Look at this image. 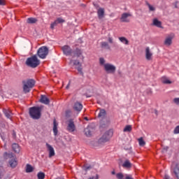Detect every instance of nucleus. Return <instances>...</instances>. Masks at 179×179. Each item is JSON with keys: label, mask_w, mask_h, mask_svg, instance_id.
<instances>
[{"label": "nucleus", "mask_w": 179, "mask_h": 179, "mask_svg": "<svg viewBox=\"0 0 179 179\" xmlns=\"http://www.w3.org/2000/svg\"><path fill=\"white\" fill-rule=\"evenodd\" d=\"M83 50L79 48H76L75 50H73V57H77V58L81 57L82 61L85 59V57H83Z\"/></svg>", "instance_id": "8"}, {"label": "nucleus", "mask_w": 179, "mask_h": 179, "mask_svg": "<svg viewBox=\"0 0 179 179\" xmlns=\"http://www.w3.org/2000/svg\"><path fill=\"white\" fill-rule=\"evenodd\" d=\"M103 69L106 72V73H110L113 75L115 73V71H117V67L110 63H106L103 64Z\"/></svg>", "instance_id": "7"}, {"label": "nucleus", "mask_w": 179, "mask_h": 179, "mask_svg": "<svg viewBox=\"0 0 179 179\" xmlns=\"http://www.w3.org/2000/svg\"><path fill=\"white\" fill-rule=\"evenodd\" d=\"M3 157L4 159H11L9 161V164L12 169H15L17 166V161H16V157L13 155V153H8V152H4L3 153Z\"/></svg>", "instance_id": "4"}, {"label": "nucleus", "mask_w": 179, "mask_h": 179, "mask_svg": "<svg viewBox=\"0 0 179 179\" xmlns=\"http://www.w3.org/2000/svg\"><path fill=\"white\" fill-rule=\"evenodd\" d=\"M3 113H4V115H6V117L7 118H12V112L10 111V110H8V109H3Z\"/></svg>", "instance_id": "23"}, {"label": "nucleus", "mask_w": 179, "mask_h": 179, "mask_svg": "<svg viewBox=\"0 0 179 179\" xmlns=\"http://www.w3.org/2000/svg\"><path fill=\"white\" fill-rule=\"evenodd\" d=\"M122 167L124 169H131L132 164L131 163V162L129 161V159H126L124 162L122 164Z\"/></svg>", "instance_id": "20"}, {"label": "nucleus", "mask_w": 179, "mask_h": 179, "mask_svg": "<svg viewBox=\"0 0 179 179\" xmlns=\"http://www.w3.org/2000/svg\"><path fill=\"white\" fill-rule=\"evenodd\" d=\"M84 132L86 136H90L92 135V130H90V127L85 128Z\"/></svg>", "instance_id": "32"}, {"label": "nucleus", "mask_w": 179, "mask_h": 179, "mask_svg": "<svg viewBox=\"0 0 179 179\" xmlns=\"http://www.w3.org/2000/svg\"><path fill=\"white\" fill-rule=\"evenodd\" d=\"M0 178H1V174H0Z\"/></svg>", "instance_id": "56"}, {"label": "nucleus", "mask_w": 179, "mask_h": 179, "mask_svg": "<svg viewBox=\"0 0 179 179\" xmlns=\"http://www.w3.org/2000/svg\"><path fill=\"white\" fill-rule=\"evenodd\" d=\"M73 108L75 111L79 113L82 111V109L83 108V105H82L80 102L77 101L74 103Z\"/></svg>", "instance_id": "14"}, {"label": "nucleus", "mask_w": 179, "mask_h": 179, "mask_svg": "<svg viewBox=\"0 0 179 179\" xmlns=\"http://www.w3.org/2000/svg\"><path fill=\"white\" fill-rule=\"evenodd\" d=\"M84 120H85V121H89V118H87V117H84Z\"/></svg>", "instance_id": "50"}, {"label": "nucleus", "mask_w": 179, "mask_h": 179, "mask_svg": "<svg viewBox=\"0 0 179 179\" xmlns=\"http://www.w3.org/2000/svg\"><path fill=\"white\" fill-rule=\"evenodd\" d=\"M138 141L140 146H145V145H146V143L143 140V138L141 137L140 138L138 139Z\"/></svg>", "instance_id": "34"}, {"label": "nucleus", "mask_w": 179, "mask_h": 179, "mask_svg": "<svg viewBox=\"0 0 179 179\" xmlns=\"http://www.w3.org/2000/svg\"><path fill=\"white\" fill-rule=\"evenodd\" d=\"M66 89H69V84L66 87Z\"/></svg>", "instance_id": "52"}, {"label": "nucleus", "mask_w": 179, "mask_h": 179, "mask_svg": "<svg viewBox=\"0 0 179 179\" xmlns=\"http://www.w3.org/2000/svg\"><path fill=\"white\" fill-rule=\"evenodd\" d=\"M174 38V35H171L166 38L164 41V45H170L171 44H173V39Z\"/></svg>", "instance_id": "16"}, {"label": "nucleus", "mask_w": 179, "mask_h": 179, "mask_svg": "<svg viewBox=\"0 0 179 179\" xmlns=\"http://www.w3.org/2000/svg\"><path fill=\"white\" fill-rule=\"evenodd\" d=\"M84 169H85V171H87V170H90L92 169V166L85 164L84 165Z\"/></svg>", "instance_id": "39"}, {"label": "nucleus", "mask_w": 179, "mask_h": 179, "mask_svg": "<svg viewBox=\"0 0 179 179\" xmlns=\"http://www.w3.org/2000/svg\"><path fill=\"white\" fill-rule=\"evenodd\" d=\"M129 16H131L129 13H124L120 18L121 22L129 23V20H128Z\"/></svg>", "instance_id": "15"}, {"label": "nucleus", "mask_w": 179, "mask_h": 179, "mask_svg": "<svg viewBox=\"0 0 179 179\" xmlns=\"http://www.w3.org/2000/svg\"><path fill=\"white\" fill-rule=\"evenodd\" d=\"M112 174L114 176L115 174V171H112Z\"/></svg>", "instance_id": "53"}, {"label": "nucleus", "mask_w": 179, "mask_h": 179, "mask_svg": "<svg viewBox=\"0 0 179 179\" xmlns=\"http://www.w3.org/2000/svg\"><path fill=\"white\" fill-rule=\"evenodd\" d=\"M101 48H106V50H111L110 45H108V43L107 42H101Z\"/></svg>", "instance_id": "29"}, {"label": "nucleus", "mask_w": 179, "mask_h": 179, "mask_svg": "<svg viewBox=\"0 0 179 179\" xmlns=\"http://www.w3.org/2000/svg\"><path fill=\"white\" fill-rule=\"evenodd\" d=\"M153 25L156 26L157 27H162V22L159 21L157 18H155L153 20Z\"/></svg>", "instance_id": "27"}, {"label": "nucleus", "mask_w": 179, "mask_h": 179, "mask_svg": "<svg viewBox=\"0 0 179 179\" xmlns=\"http://www.w3.org/2000/svg\"><path fill=\"white\" fill-rule=\"evenodd\" d=\"M45 145L49 152V157H54V156H55V151L54 150V148H52L51 145L48 144V143H46Z\"/></svg>", "instance_id": "13"}, {"label": "nucleus", "mask_w": 179, "mask_h": 179, "mask_svg": "<svg viewBox=\"0 0 179 179\" xmlns=\"http://www.w3.org/2000/svg\"><path fill=\"white\" fill-rule=\"evenodd\" d=\"M116 178L117 179H124V174L122 173H118L116 174Z\"/></svg>", "instance_id": "38"}, {"label": "nucleus", "mask_w": 179, "mask_h": 179, "mask_svg": "<svg viewBox=\"0 0 179 179\" xmlns=\"http://www.w3.org/2000/svg\"><path fill=\"white\" fill-rule=\"evenodd\" d=\"M107 115V112H106V110L101 109L100 112L98 115L99 118H104Z\"/></svg>", "instance_id": "25"}, {"label": "nucleus", "mask_w": 179, "mask_h": 179, "mask_svg": "<svg viewBox=\"0 0 179 179\" xmlns=\"http://www.w3.org/2000/svg\"><path fill=\"white\" fill-rule=\"evenodd\" d=\"M108 43H110V44H113V43H114L113 41V38L111 37H108Z\"/></svg>", "instance_id": "43"}, {"label": "nucleus", "mask_w": 179, "mask_h": 179, "mask_svg": "<svg viewBox=\"0 0 179 179\" xmlns=\"http://www.w3.org/2000/svg\"><path fill=\"white\" fill-rule=\"evenodd\" d=\"M27 66L29 68H37L40 65V60L37 58V55H34L27 59L25 62Z\"/></svg>", "instance_id": "3"}, {"label": "nucleus", "mask_w": 179, "mask_h": 179, "mask_svg": "<svg viewBox=\"0 0 179 179\" xmlns=\"http://www.w3.org/2000/svg\"><path fill=\"white\" fill-rule=\"evenodd\" d=\"M62 50L63 51V54L66 56H71L73 54L72 48H71V46L68 45H65L62 47Z\"/></svg>", "instance_id": "10"}, {"label": "nucleus", "mask_w": 179, "mask_h": 179, "mask_svg": "<svg viewBox=\"0 0 179 179\" xmlns=\"http://www.w3.org/2000/svg\"><path fill=\"white\" fill-rule=\"evenodd\" d=\"M173 173L176 176V178L179 179V164H176L173 169Z\"/></svg>", "instance_id": "24"}, {"label": "nucleus", "mask_w": 179, "mask_h": 179, "mask_svg": "<svg viewBox=\"0 0 179 179\" xmlns=\"http://www.w3.org/2000/svg\"><path fill=\"white\" fill-rule=\"evenodd\" d=\"M119 40L120 41H121V43H123V44H125L126 45H128V44H129V41H128V39H127V38L124 36L119 37Z\"/></svg>", "instance_id": "28"}, {"label": "nucleus", "mask_w": 179, "mask_h": 179, "mask_svg": "<svg viewBox=\"0 0 179 179\" xmlns=\"http://www.w3.org/2000/svg\"><path fill=\"white\" fill-rule=\"evenodd\" d=\"M132 131V126L131 125H126L123 129L124 132H131Z\"/></svg>", "instance_id": "33"}, {"label": "nucleus", "mask_w": 179, "mask_h": 179, "mask_svg": "<svg viewBox=\"0 0 179 179\" xmlns=\"http://www.w3.org/2000/svg\"><path fill=\"white\" fill-rule=\"evenodd\" d=\"M93 5L96 9H99V8H100V6L97 3H93Z\"/></svg>", "instance_id": "44"}, {"label": "nucleus", "mask_w": 179, "mask_h": 179, "mask_svg": "<svg viewBox=\"0 0 179 179\" xmlns=\"http://www.w3.org/2000/svg\"><path fill=\"white\" fill-rule=\"evenodd\" d=\"M148 94H152V90H149L148 92Z\"/></svg>", "instance_id": "49"}, {"label": "nucleus", "mask_w": 179, "mask_h": 179, "mask_svg": "<svg viewBox=\"0 0 179 179\" xmlns=\"http://www.w3.org/2000/svg\"><path fill=\"white\" fill-rule=\"evenodd\" d=\"M29 115L33 120L41 118V107L34 106L29 108Z\"/></svg>", "instance_id": "2"}, {"label": "nucleus", "mask_w": 179, "mask_h": 179, "mask_svg": "<svg viewBox=\"0 0 179 179\" xmlns=\"http://www.w3.org/2000/svg\"><path fill=\"white\" fill-rule=\"evenodd\" d=\"M88 179H99V174H96V177L92 176V177H90V178H88Z\"/></svg>", "instance_id": "45"}, {"label": "nucleus", "mask_w": 179, "mask_h": 179, "mask_svg": "<svg viewBox=\"0 0 179 179\" xmlns=\"http://www.w3.org/2000/svg\"><path fill=\"white\" fill-rule=\"evenodd\" d=\"M113 130L107 131L99 140L98 143L99 145H103V143H106V142H108L110 141L111 136H113Z\"/></svg>", "instance_id": "5"}, {"label": "nucleus", "mask_w": 179, "mask_h": 179, "mask_svg": "<svg viewBox=\"0 0 179 179\" xmlns=\"http://www.w3.org/2000/svg\"><path fill=\"white\" fill-rule=\"evenodd\" d=\"M37 22H38V20L34 17H29L27 20V23H28L29 24H33L34 23H37Z\"/></svg>", "instance_id": "26"}, {"label": "nucleus", "mask_w": 179, "mask_h": 179, "mask_svg": "<svg viewBox=\"0 0 179 179\" xmlns=\"http://www.w3.org/2000/svg\"><path fill=\"white\" fill-rule=\"evenodd\" d=\"M34 169L33 168V166H31V165L30 164H27V169H26V172L27 173H33Z\"/></svg>", "instance_id": "31"}, {"label": "nucleus", "mask_w": 179, "mask_h": 179, "mask_svg": "<svg viewBox=\"0 0 179 179\" xmlns=\"http://www.w3.org/2000/svg\"><path fill=\"white\" fill-rule=\"evenodd\" d=\"M153 56V54L150 52V49L149 47H147L145 48V58L148 61H150L152 59V57Z\"/></svg>", "instance_id": "17"}, {"label": "nucleus", "mask_w": 179, "mask_h": 179, "mask_svg": "<svg viewBox=\"0 0 179 179\" xmlns=\"http://www.w3.org/2000/svg\"><path fill=\"white\" fill-rule=\"evenodd\" d=\"M146 5L148 6L149 10H150V12H155V10H156V8L153 6L150 5V3H146Z\"/></svg>", "instance_id": "36"}, {"label": "nucleus", "mask_w": 179, "mask_h": 179, "mask_svg": "<svg viewBox=\"0 0 179 179\" xmlns=\"http://www.w3.org/2000/svg\"><path fill=\"white\" fill-rule=\"evenodd\" d=\"M40 102L42 103L43 104L48 105L50 104V99L47 98L45 95H41Z\"/></svg>", "instance_id": "18"}, {"label": "nucleus", "mask_w": 179, "mask_h": 179, "mask_svg": "<svg viewBox=\"0 0 179 179\" xmlns=\"http://www.w3.org/2000/svg\"><path fill=\"white\" fill-rule=\"evenodd\" d=\"M13 136L14 138H16V133H15V131L13 133Z\"/></svg>", "instance_id": "48"}, {"label": "nucleus", "mask_w": 179, "mask_h": 179, "mask_svg": "<svg viewBox=\"0 0 179 179\" xmlns=\"http://www.w3.org/2000/svg\"><path fill=\"white\" fill-rule=\"evenodd\" d=\"M173 102H174L175 104H176L177 106H179V98H175V99H173Z\"/></svg>", "instance_id": "41"}, {"label": "nucleus", "mask_w": 179, "mask_h": 179, "mask_svg": "<svg viewBox=\"0 0 179 179\" xmlns=\"http://www.w3.org/2000/svg\"><path fill=\"white\" fill-rule=\"evenodd\" d=\"M12 149L15 153H20V147L17 143H13L12 145Z\"/></svg>", "instance_id": "22"}, {"label": "nucleus", "mask_w": 179, "mask_h": 179, "mask_svg": "<svg viewBox=\"0 0 179 179\" xmlns=\"http://www.w3.org/2000/svg\"><path fill=\"white\" fill-rule=\"evenodd\" d=\"M99 62H100L101 65H104V62H106V60H104V58H100Z\"/></svg>", "instance_id": "42"}, {"label": "nucleus", "mask_w": 179, "mask_h": 179, "mask_svg": "<svg viewBox=\"0 0 179 179\" xmlns=\"http://www.w3.org/2000/svg\"><path fill=\"white\" fill-rule=\"evenodd\" d=\"M24 93H29V92L34 87L36 80L34 79H27L22 81Z\"/></svg>", "instance_id": "1"}, {"label": "nucleus", "mask_w": 179, "mask_h": 179, "mask_svg": "<svg viewBox=\"0 0 179 179\" xmlns=\"http://www.w3.org/2000/svg\"><path fill=\"white\" fill-rule=\"evenodd\" d=\"M178 3V2H177V1L176 2L175 8H178V7L177 6V3Z\"/></svg>", "instance_id": "51"}, {"label": "nucleus", "mask_w": 179, "mask_h": 179, "mask_svg": "<svg viewBox=\"0 0 179 179\" xmlns=\"http://www.w3.org/2000/svg\"><path fill=\"white\" fill-rule=\"evenodd\" d=\"M38 179H44L45 178V173L43 172H39L37 174Z\"/></svg>", "instance_id": "35"}, {"label": "nucleus", "mask_w": 179, "mask_h": 179, "mask_svg": "<svg viewBox=\"0 0 179 179\" xmlns=\"http://www.w3.org/2000/svg\"><path fill=\"white\" fill-rule=\"evenodd\" d=\"M104 8H99L97 10V15H98V17L99 19H103V17H104Z\"/></svg>", "instance_id": "19"}, {"label": "nucleus", "mask_w": 179, "mask_h": 179, "mask_svg": "<svg viewBox=\"0 0 179 179\" xmlns=\"http://www.w3.org/2000/svg\"><path fill=\"white\" fill-rule=\"evenodd\" d=\"M75 129H76V126H75V122H73V119L69 120L67 131H69V132H75Z\"/></svg>", "instance_id": "9"}, {"label": "nucleus", "mask_w": 179, "mask_h": 179, "mask_svg": "<svg viewBox=\"0 0 179 179\" xmlns=\"http://www.w3.org/2000/svg\"><path fill=\"white\" fill-rule=\"evenodd\" d=\"M0 5H1V6L5 5V1H3V0H0Z\"/></svg>", "instance_id": "46"}, {"label": "nucleus", "mask_w": 179, "mask_h": 179, "mask_svg": "<svg viewBox=\"0 0 179 179\" xmlns=\"http://www.w3.org/2000/svg\"><path fill=\"white\" fill-rule=\"evenodd\" d=\"M173 134H179V125L174 129Z\"/></svg>", "instance_id": "40"}, {"label": "nucleus", "mask_w": 179, "mask_h": 179, "mask_svg": "<svg viewBox=\"0 0 179 179\" xmlns=\"http://www.w3.org/2000/svg\"><path fill=\"white\" fill-rule=\"evenodd\" d=\"M71 62H73V65L75 66H78L77 70L81 73V75H83V72L82 71V63H80V62H79L78 59L71 60Z\"/></svg>", "instance_id": "12"}, {"label": "nucleus", "mask_w": 179, "mask_h": 179, "mask_svg": "<svg viewBox=\"0 0 179 179\" xmlns=\"http://www.w3.org/2000/svg\"><path fill=\"white\" fill-rule=\"evenodd\" d=\"M164 179H170V176L167 174H165Z\"/></svg>", "instance_id": "47"}, {"label": "nucleus", "mask_w": 179, "mask_h": 179, "mask_svg": "<svg viewBox=\"0 0 179 179\" xmlns=\"http://www.w3.org/2000/svg\"><path fill=\"white\" fill-rule=\"evenodd\" d=\"M53 132L54 135L57 136L58 134V123H57V120H54L53 121Z\"/></svg>", "instance_id": "21"}, {"label": "nucleus", "mask_w": 179, "mask_h": 179, "mask_svg": "<svg viewBox=\"0 0 179 179\" xmlns=\"http://www.w3.org/2000/svg\"><path fill=\"white\" fill-rule=\"evenodd\" d=\"M61 23H65V20L61 17L57 18L56 20L50 24V29H52V30H54V28L55 27V26Z\"/></svg>", "instance_id": "11"}, {"label": "nucleus", "mask_w": 179, "mask_h": 179, "mask_svg": "<svg viewBox=\"0 0 179 179\" xmlns=\"http://www.w3.org/2000/svg\"><path fill=\"white\" fill-rule=\"evenodd\" d=\"M155 113L157 114V110H155Z\"/></svg>", "instance_id": "54"}, {"label": "nucleus", "mask_w": 179, "mask_h": 179, "mask_svg": "<svg viewBox=\"0 0 179 179\" xmlns=\"http://www.w3.org/2000/svg\"><path fill=\"white\" fill-rule=\"evenodd\" d=\"M37 55L42 59H45L48 55V48L47 46L41 47L37 51Z\"/></svg>", "instance_id": "6"}, {"label": "nucleus", "mask_w": 179, "mask_h": 179, "mask_svg": "<svg viewBox=\"0 0 179 179\" xmlns=\"http://www.w3.org/2000/svg\"><path fill=\"white\" fill-rule=\"evenodd\" d=\"M162 82L164 85H171V83H172V82L170 80L167 79V78H166V77L162 78Z\"/></svg>", "instance_id": "30"}, {"label": "nucleus", "mask_w": 179, "mask_h": 179, "mask_svg": "<svg viewBox=\"0 0 179 179\" xmlns=\"http://www.w3.org/2000/svg\"><path fill=\"white\" fill-rule=\"evenodd\" d=\"M65 115L66 118H70V117L72 115V110H66Z\"/></svg>", "instance_id": "37"}, {"label": "nucleus", "mask_w": 179, "mask_h": 179, "mask_svg": "<svg viewBox=\"0 0 179 179\" xmlns=\"http://www.w3.org/2000/svg\"><path fill=\"white\" fill-rule=\"evenodd\" d=\"M1 159H0V166H1Z\"/></svg>", "instance_id": "55"}]
</instances>
